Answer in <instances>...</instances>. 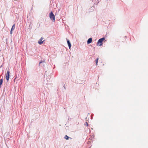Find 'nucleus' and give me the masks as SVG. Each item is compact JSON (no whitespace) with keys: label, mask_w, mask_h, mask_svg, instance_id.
I'll list each match as a JSON object with an SVG mask.
<instances>
[{"label":"nucleus","mask_w":148,"mask_h":148,"mask_svg":"<svg viewBox=\"0 0 148 148\" xmlns=\"http://www.w3.org/2000/svg\"><path fill=\"white\" fill-rule=\"evenodd\" d=\"M105 39L104 38H103L100 39L98 40L97 43V45L99 46H101L103 44V42Z\"/></svg>","instance_id":"1"},{"label":"nucleus","mask_w":148,"mask_h":148,"mask_svg":"<svg viewBox=\"0 0 148 148\" xmlns=\"http://www.w3.org/2000/svg\"><path fill=\"white\" fill-rule=\"evenodd\" d=\"M3 79H0V88L1 87V85L3 83Z\"/></svg>","instance_id":"8"},{"label":"nucleus","mask_w":148,"mask_h":148,"mask_svg":"<svg viewBox=\"0 0 148 148\" xmlns=\"http://www.w3.org/2000/svg\"><path fill=\"white\" fill-rule=\"evenodd\" d=\"M84 125L87 127L88 125V124L87 122H86Z\"/></svg>","instance_id":"11"},{"label":"nucleus","mask_w":148,"mask_h":148,"mask_svg":"<svg viewBox=\"0 0 148 148\" xmlns=\"http://www.w3.org/2000/svg\"><path fill=\"white\" fill-rule=\"evenodd\" d=\"M10 71H8L7 73L5 74V78L8 82L10 78Z\"/></svg>","instance_id":"3"},{"label":"nucleus","mask_w":148,"mask_h":148,"mask_svg":"<svg viewBox=\"0 0 148 148\" xmlns=\"http://www.w3.org/2000/svg\"><path fill=\"white\" fill-rule=\"evenodd\" d=\"M67 42L68 45L69 46V49H70L71 48V43H70L69 41L67 39Z\"/></svg>","instance_id":"7"},{"label":"nucleus","mask_w":148,"mask_h":148,"mask_svg":"<svg viewBox=\"0 0 148 148\" xmlns=\"http://www.w3.org/2000/svg\"><path fill=\"white\" fill-rule=\"evenodd\" d=\"M49 17L53 21H55V16L53 13L52 12H51L49 14Z\"/></svg>","instance_id":"2"},{"label":"nucleus","mask_w":148,"mask_h":148,"mask_svg":"<svg viewBox=\"0 0 148 148\" xmlns=\"http://www.w3.org/2000/svg\"><path fill=\"white\" fill-rule=\"evenodd\" d=\"M92 38H89L87 41V44H89L90 43H91L92 42Z\"/></svg>","instance_id":"6"},{"label":"nucleus","mask_w":148,"mask_h":148,"mask_svg":"<svg viewBox=\"0 0 148 148\" xmlns=\"http://www.w3.org/2000/svg\"><path fill=\"white\" fill-rule=\"evenodd\" d=\"M43 62H45L44 61H43V62L42 61H40V62H39V65H40V64Z\"/></svg>","instance_id":"12"},{"label":"nucleus","mask_w":148,"mask_h":148,"mask_svg":"<svg viewBox=\"0 0 148 148\" xmlns=\"http://www.w3.org/2000/svg\"><path fill=\"white\" fill-rule=\"evenodd\" d=\"M98 60H99V58H97L95 60L96 63V65H97V63H98Z\"/></svg>","instance_id":"10"},{"label":"nucleus","mask_w":148,"mask_h":148,"mask_svg":"<svg viewBox=\"0 0 148 148\" xmlns=\"http://www.w3.org/2000/svg\"><path fill=\"white\" fill-rule=\"evenodd\" d=\"M15 24H14L13 25L11 29L10 32V34H12V32H13L14 31V29L15 28Z\"/></svg>","instance_id":"5"},{"label":"nucleus","mask_w":148,"mask_h":148,"mask_svg":"<svg viewBox=\"0 0 148 148\" xmlns=\"http://www.w3.org/2000/svg\"><path fill=\"white\" fill-rule=\"evenodd\" d=\"M69 137L66 135H65V136L64 137V138L66 140H68L69 138Z\"/></svg>","instance_id":"9"},{"label":"nucleus","mask_w":148,"mask_h":148,"mask_svg":"<svg viewBox=\"0 0 148 148\" xmlns=\"http://www.w3.org/2000/svg\"><path fill=\"white\" fill-rule=\"evenodd\" d=\"M43 39V38H42V37H41L39 40H38V42L39 44L40 45H41L43 43V42L44 41V40H42Z\"/></svg>","instance_id":"4"}]
</instances>
